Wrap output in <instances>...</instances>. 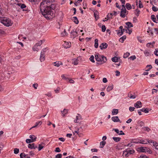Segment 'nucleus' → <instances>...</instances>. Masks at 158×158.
Wrapping results in <instances>:
<instances>
[{
    "label": "nucleus",
    "instance_id": "obj_8",
    "mask_svg": "<svg viewBox=\"0 0 158 158\" xmlns=\"http://www.w3.org/2000/svg\"><path fill=\"white\" fill-rule=\"evenodd\" d=\"M108 46V44L106 43H102L99 46L101 49H106Z\"/></svg>",
    "mask_w": 158,
    "mask_h": 158
},
{
    "label": "nucleus",
    "instance_id": "obj_51",
    "mask_svg": "<svg viewBox=\"0 0 158 158\" xmlns=\"http://www.w3.org/2000/svg\"><path fill=\"white\" fill-rule=\"evenodd\" d=\"M100 60H99V62H97V64L98 65H101L102 64H103V63H102V58H101V57H100Z\"/></svg>",
    "mask_w": 158,
    "mask_h": 158
},
{
    "label": "nucleus",
    "instance_id": "obj_10",
    "mask_svg": "<svg viewBox=\"0 0 158 158\" xmlns=\"http://www.w3.org/2000/svg\"><path fill=\"white\" fill-rule=\"evenodd\" d=\"M71 45V43L70 42H65L63 45L65 48H69Z\"/></svg>",
    "mask_w": 158,
    "mask_h": 158
},
{
    "label": "nucleus",
    "instance_id": "obj_21",
    "mask_svg": "<svg viewBox=\"0 0 158 158\" xmlns=\"http://www.w3.org/2000/svg\"><path fill=\"white\" fill-rule=\"evenodd\" d=\"M128 96L131 99H134L136 97V95L135 94L133 95L131 94L130 93L128 94Z\"/></svg>",
    "mask_w": 158,
    "mask_h": 158
},
{
    "label": "nucleus",
    "instance_id": "obj_52",
    "mask_svg": "<svg viewBox=\"0 0 158 158\" xmlns=\"http://www.w3.org/2000/svg\"><path fill=\"white\" fill-rule=\"evenodd\" d=\"M26 142L27 143H30L33 142L32 141V140H31V139H27L26 140Z\"/></svg>",
    "mask_w": 158,
    "mask_h": 158
},
{
    "label": "nucleus",
    "instance_id": "obj_9",
    "mask_svg": "<svg viewBox=\"0 0 158 158\" xmlns=\"http://www.w3.org/2000/svg\"><path fill=\"white\" fill-rule=\"evenodd\" d=\"M111 119L114 122H119L121 123L118 116L113 117L111 118Z\"/></svg>",
    "mask_w": 158,
    "mask_h": 158
},
{
    "label": "nucleus",
    "instance_id": "obj_29",
    "mask_svg": "<svg viewBox=\"0 0 158 158\" xmlns=\"http://www.w3.org/2000/svg\"><path fill=\"white\" fill-rule=\"evenodd\" d=\"M38 46H37L36 44H35L32 48V49L34 51H38L39 49L38 48Z\"/></svg>",
    "mask_w": 158,
    "mask_h": 158
},
{
    "label": "nucleus",
    "instance_id": "obj_50",
    "mask_svg": "<svg viewBox=\"0 0 158 158\" xmlns=\"http://www.w3.org/2000/svg\"><path fill=\"white\" fill-rule=\"evenodd\" d=\"M67 33H66L65 30V29L63 32L61 33V34L62 35V36H65L66 35Z\"/></svg>",
    "mask_w": 158,
    "mask_h": 158
},
{
    "label": "nucleus",
    "instance_id": "obj_16",
    "mask_svg": "<svg viewBox=\"0 0 158 158\" xmlns=\"http://www.w3.org/2000/svg\"><path fill=\"white\" fill-rule=\"evenodd\" d=\"M71 36L73 38H74L77 35V33L76 31H71L70 33Z\"/></svg>",
    "mask_w": 158,
    "mask_h": 158
},
{
    "label": "nucleus",
    "instance_id": "obj_38",
    "mask_svg": "<svg viewBox=\"0 0 158 158\" xmlns=\"http://www.w3.org/2000/svg\"><path fill=\"white\" fill-rule=\"evenodd\" d=\"M153 145L155 147L156 149L158 150V143L156 142H153Z\"/></svg>",
    "mask_w": 158,
    "mask_h": 158
},
{
    "label": "nucleus",
    "instance_id": "obj_59",
    "mask_svg": "<svg viewBox=\"0 0 158 158\" xmlns=\"http://www.w3.org/2000/svg\"><path fill=\"white\" fill-rule=\"evenodd\" d=\"M150 70H146V72H144L143 73V75H148V71Z\"/></svg>",
    "mask_w": 158,
    "mask_h": 158
},
{
    "label": "nucleus",
    "instance_id": "obj_3",
    "mask_svg": "<svg viewBox=\"0 0 158 158\" xmlns=\"http://www.w3.org/2000/svg\"><path fill=\"white\" fill-rule=\"evenodd\" d=\"M134 152L135 151L133 150L127 149L125 151L123 152V156L127 157L129 156V155L133 154Z\"/></svg>",
    "mask_w": 158,
    "mask_h": 158
},
{
    "label": "nucleus",
    "instance_id": "obj_53",
    "mask_svg": "<svg viewBox=\"0 0 158 158\" xmlns=\"http://www.w3.org/2000/svg\"><path fill=\"white\" fill-rule=\"evenodd\" d=\"M154 54L157 56H158V48L156 49L154 51Z\"/></svg>",
    "mask_w": 158,
    "mask_h": 158
},
{
    "label": "nucleus",
    "instance_id": "obj_25",
    "mask_svg": "<svg viewBox=\"0 0 158 158\" xmlns=\"http://www.w3.org/2000/svg\"><path fill=\"white\" fill-rule=\"evenodd\" d=\"M126 7L127 9L128 10H130L132 8V7L131 4L129 3H127L126 4Z\"/></svg>",
    "mask_w": 158,
    "mask_h": 158
},
{
    "label": "nucleus",
    "instance_id": "obj_4",
    "mask_svg": "<svg viewBox=\"0 0 158 158\" xmlns=\"http://www.w3.org/2000/svg\"><path fill=\"white\" fill-rule=\"evenodd\" d=\"M138 148L139 150V151L140 152H148V153L150 154H151L152 153L151 151L148 148L141 147L139 148Z\"/></svg>",
    "mask_w": 158,
    "mask_h": 158
},
{
    "label": "nucleus",
    "instance_id": "obj_24",
    "mask_svg": "<svg viewBox=\"0 0 158 158\" xmlns=\"http://www.w3.org/2000/svg\"><path fill=\"white\" fill-rule=\"evenodd\" d=\"M18 6H20L21 8L22 9H23L26 7V5L24 4H21L20 3H18L17 4Z\"/></svg>",
    "mask_w": 158,
    "mask_h": 158
},
{
    "label": "nucleus",
    "instance_id": "obj_35",
    "mask_svg": "<svg viewBox=\"0 0 158 158\" xmlns=\"http://www.w3.org/2000/svg\"><path fill=\"white\" fill-rule=\"evenodd\" d=\"M43 144H44V143H42L41 144H39V145L38 150L39 151H40L44 148V146H42Z\"/></svg>",
    "mask_w": 158,
    "mask_h": 158
},
{
    "label": "nucleus",
    "instance_id": "obj_64",
    "mask_svg": "<svg viewBox=\"0 0 158 158\" xmlns=\"http://www.w3.org/2000/svg\"><path fill=\"white\" fill-rule=\"evenodd\" d=\"M102 81L104 83H106L107 82V80L106 78H104L102 79Z\"/></svg>",
    "mask_w": 158,
    "mask_h": 158
},
{
    "label": "nucleus",
    "instance_id": "obj_32",
    "mask_svg": "<svg viewBox=\"0 0 158 158\" xmlns=\"http://www.w3.org/2000/svg\"><path fill=\"white\" fill-rule=\"evenodd\" d=\"M140 110L142 112H144L146 113H147L148 112V108H142V109Z\"/></svg>",
    "mask_w": 158,
    "mask_h": 158
},
{
    "label": "nucleus",
    "instance_id": "obj_55",
    "mask_svg": "<svg viewBox=\"0 0 158 158\" xmlns=\"http://www.w3.org/2000/svg\"><path fill=\"white\" fill-rule=\"evenodd\" d=\"M115 73H116L115 75L116 76H118L120 75V72L118 70H116L115 71Z\"/></svg>",
    "mask_w": 158,
    "mask_h": 158
},
{
    "label": "nucleus",
    "instance_id": "obj_63",
    "mask_svg": "<svg viewBox=\"0 0 158 158\" xmlns=\"http://www.w3.org/2000/svg\"><path fill=\"white\" fill-rule=\"evenodd\" d=\"M33 86L34 87L35 89H36L37 87L38 86V84L37 83L34 84H33Z\"/></svg>",
    "mask_w": 158,
    "mask_h": 158
},
{
    "label": "nucleus",
    "instance_id": "obj_46",
    "mask_svg": "<svg viewBox=\"0 0 158 158\" xmlns=\"http://www.w3.org/2000/svg\"><path fill=\"white\" fill-rule=\"evenodd\" d=\"M152 10L154 11H157L158 10V8L154 6H153L152 7Z\"/></svg>",
    "mask_w": 158,
    "mask_h": 158
},
{
    "label": "nucleus",
    "instance_id": "obj_45",
    "mask_svg": "<svg viewBox=\"0 0 158 158\" xmlns=\"http://www.w3.org/2000/svg\"><path fill=\"white\" fill-rule=\"evenodd\" d=\"M19 149L15 148L14 149V153L15 154H17L19 153Z\"/></svg>",
    "mask_w": 158,
    "mask_h": 158
},
{
    "label": "nucleus",
    "instance_id": "obj_1",
    "mask_svg": "<svg viewBox=\"0 0 158 158\" xmlns=\"http://www.w3.org/2000/svg\"><path fill=\"white\" fill-rule=\"evenodd\" d=\"M52 0L43 1L40 3V9L43 15L47 18L51 19L55 16V9L56 4Z\"/></svg>",
    "mask_w": 158,
    "mask_h": 158
},
{
    "label": "nucleus",
    "instance_id": "obj_40",
    "mask_svg": "<svg viewBox=\"0 0 158 158\" xmlns=\"http://www.w3.org/2000/svg\"><path fill=\"white\" fill-rule=\"evenodd\" d=\"M78 60L77 59H75L73 60V64L74 65H77L78 64Z\"/></svg>",
    "mask_w": 158,
    "mask_h": 158
},
{
    "label": "nucleus",
    "instance_id": "obj_33",
    "mask_svg": "<svg viewBox=\"0 0 158 158\" xmlns=\"http://www.w3.org/2000/svg\"><path fill=\"white\" fill-rule=\"evenodd\" d=\"M45 40H40L37 43L35 44H36L38 46H40L42 44L43 42H44Z\"/></svg>",
    "mask_w": 158,
    "mask_h": 158
},
{
    "label": "nucleus",
    "instance_id": "obj_62",
    "mask_svg": "<svg viewBox=\"0 0 158 158\" xmlns=\"http://www.w3.org/2000/svg\"><path fill=\"white\" fill-rule=\"evenodd\" d=\"M94 15L95 19L97 20L99 18V16L98 15H97V14L95 13H94Z\"/></svg>",
    "mask_w": 158,
    "mask_h": 158
},
{
    "label": "nucleus",
    "instance_id": "obj_5",
    "mask_svg": "<svg viewBox=\"0 0 158 158\" xmlns=\"http://www.w3.org/2000/svg\"><path fill=\"white\" fill-rule=\"evenodd\" d=\"M119 29H121V31H120V30L116 31H118V32L117 33V34L119 35V36L122 35L123 32L125 31V29L123 28V27L122 26H120L119 27Z\"/></svg>",
    "mask_w": 158,
    "mask_h": 158
},
{
    "label": "nucleus",
    "instance_id": "obj_19",
    "mask_svg": "<svg viewBox=\"0 0 158 158\" xmlns=\"http://www.w3.org/2000/svg\"><path fill=\"white\" fill-rule=\"evenodd\" d=\"M118 112V110L117 109H113L112 112V114L113 115L117 114Z\"/></svg>",
    "mask_w": 158,
    "mask_h": 158
},
{
    "label": "nucleus",
    "instance_id": "obj_20",
    "mask_svg": "<svg viewBox=\"0 0 158 158\" xmlns=\"http://www.w3.org/2000/svg\"><path fill=\"white\" fill-rule=\"evenodd\" d=\"M126 25L128 27V29L133 27V25L130 22H127L126 23Z\"/></svg>",
    "mask_w": 158,
    "mask_h": 158
},
{
    "label": "nucleus",
    "instance_id": "obj_61",
    "mask_svg": "<svg viewBox=\"0 0 158 158\" xmlns=\"http://www.w3.org/2000/svg\"><path fill=\"white\" fill-rule=\"evenodd\" d=\"M140 157L142 158H148L146 155H141L140 156Z\"/></svg>",
    "mask_w": 158,
    "mask_h": 158
},
{
    "label": "nucleus",
    "instance_id": "obj_6",
    "mask_svg": "<svg viewBox=\"0 0 158 158\" xmlns=\"http://www.w3.org/2000/svg\"><path fill=\"white\" fill-rule=\"evenodd\" d=\"M52 64L55 66L59 67L63 65V64L61 62L56 61L52 63Z\"/></svg>",
    "mask_w": 158,
    "mask_h": 158
},
{
    "label": "nucleus",
    "instance_id": "obj_27",
    "mask_svg": "<svg viewBox=\"0 0 158 158\" xmlns=\"http://www.w3.org/2000/svg\"><path fill=\"white\" fill-rule=\"evenodd\" d=\"M151 18L152 20L155 23H157L156 19L154 15H152L151 16Z\"/></svg>",
    "mask_w": 158,
    "mask_h": 158
},
{
    "label": "nucleus",
    "instance_id": "obj_13",
    "mask_svg": "<svg viewBox=\"0 0 158 158\" xmlns=\"http://www.w3.org/2000/svg\"><path fill=\"white\" fill-rule=\"evenodd\" d=\"M141 102L140 101H138L134 104V106L136 108H140L141 107Z\"/></svg>",
    "mask_w": 158,
    "mask_h": 158
},
{
    "label": "nucleus",
    "instance_id": "obj_14",
    "mask_svg": "<svg viewBox=\"0 0 158 158\" xmlns=\"http://www.w3.org/2000/svg\"><path fill=\"white\" fill-rule=\"evenodd\" d=\"M44 53L43 52H41L40 57V60L41 62L43 61H44Z\"/></svg>",
    "mask_w": 158,
    "mask_h": 158
},
{
    "label": "nucleus",
    "instance_id": "obj_37",
    "mask_svg": "<svg viewBox=\"0 0 158 158\" xmlns=\"http://www.w3.org/2000/svg\"><path fill=\"white\" fill-rule=\"evenodd\" d=\"M100 56H99L98 55H96L95 56V59L97 61V62H99V60H100Z\"/></svg>",
    "mask_w": 158,
    "mask_h": 158
},
{
    "label": "nucleus",
    "instance_id": "obj_42",
    "mask_svg": "<svg viewBox=\"0 0 158 158\" xmlns=\"http://www.w3.org/2000/svg\"><path fill=\"white\" fill-rule=\"evenodd\" d=\"M139 7L140 8H141L143 7V5H142L140 0H139Z\"/></svg>",
    "mask_w": 158,
    "mask_h": 158
},
{
    "label": "nucleus",
    "instance_id": "obj_54",
    "mask_svg": "<svg viewBox=\"0 0 158 158\" xmlns=\"http://www.w3.org/2000/svg\"><path fill=\"white\" fill-rule=\"evenodd\" d=\"M144 53L146 56H148L150 55L149 52L147 51H145Z\"/></svg>",
    "mask_w": 158,
    "mask_h": 158
},
{
    "label": "nucleus",
    "instance_id": "obj_22",
    "mask_svg": "<svg viewBox=\"0 0 158 158\" xmlns=\"http://www.w3.org/2000/svg\"><path fill=\"white\" fill-rule=\"evenodd\" d=\"M112 139L114 141L116 142L119 141L121 139V138L116 137H113Z\"/></svg>",
    "mask_w": 158,
    "mask_h": 158
},
{
    "label": "nucleus",
    "instance_id": "obj_49",
    "mask_svg": "<svg viewBox=\"0 0 158 158\" xmlns=\"http://www.w3.org/2000/svg\"><path fill=\"white\" fill-rule=\"evenodd\" d=\"M62 156V155L61 154H58L55 156L56 158H61Z\"/></svg>",
    "mask_w": 158,
    "mask_h": 158
},
{
    "label": "nucleus",
    "instance_id": "obj_41",
    "mask_svg": "<svg viewBox=\"0 0 158 158\" xmlns=\"http://www.w3.org/2000/svg\"><path fill=\"white\" fill-rule=\"evenodd\" d=\"M94 57L93 55L91 56L89 58L90 60L93 63H94L95 62V61L94 60Z\"/></svg>",
    "mask_w": 158,
    "mask_h": 158
},
{
    "label": "nucleus",
    "instance_id": "obj_36",
    "mask_svg": "<svg viewBox=\"0 0 158 158\" xmlns=\"http://www.w3.org/2000/svg\"><path fill=\"white\" fill-rule=\"evenodd\" d=\"M73 20L74 22L76 24H77L78 23L79 21L78 20V19L77 17H73Z\"/></svg>",
    "mask_w": 158,
    "mask_h": 158
},
{
    "label": "nucleus",
    "instance_id": "obj_56",
    "mask_svg": "<svg viewBox=\"0 0 158 158\" xmlns=\"http://www.w3.org/2000/svg\"><path fill=\"white\" fill-rule=\"evenodd\" d=\"M60 148L58 147L56 148V149L55 150V151L57 152H60Z\"/></svg>",
    "mask_w": 158,
    "mask_h": 158
},
{
    "label": "nucleus",
    "instance_id": "obj_23",
    "mask_svg": "<svg viewBox=\"0 0 158 158\" xmlns=\"http://www.w3.org/2000/svg\"><path fill=\"white\" fill-rule=\"evenodd\" d=\"M94 47L96 48H97L98 47V39H96L94 40Z\"/></svg>",
    "mask_w": 158,
    "mask_h": 158
},
{
    "label": "nucleus",
    "instance_id": "obj_18",
    "mask_svg": "<svg viewBox=\"0 0 158 158\" xmlns=\"http://www.w3.org/2000/svg\"><path fill=\"white\" fill-rule=\"evenodd\" d=\"M68 110L64 109L63 111H61V113L63 114V116L64 117L65 114H67L68 112Z\"/></svg>",
    "mask_w": 158,
    "mask_h": 158
},
{
    "label": "nucleus",
    "instance_id": "obj_43",
    "mask_svg": "<svg viewBox=\"0 0 158 158\" xmlns=\"http://www.w3.org/2000/svg\"><path fill=\"white\" fill-rule=\"evenodd\" d=\"M106 142L105 141H103L101 142L100 143V144L102 146V147H101V148H103V146L106 144Z\"/></svg>",
    "mask_w": 158,
    "mask_h": 158
},
{
    "label": "nucleus",
    "instance_id": "obj_12",
    "mask_svg": "<svg viewBox=\"0 0 158 158\" xmlns=\"http://www.w3.org/2000/svg\"><path fill=\"white\" fill-rule=\"evenodd\" d=\"M28 148L31 149H35L37 148V146H35V144L34 143L28 144Z\"/></svg>",
    "mask_w": 158,
    "mask_h": 158
},
{
    "label": "nucleus",
    "instance_id": "obj_57",
    "mask_svg": "<svg viewBox=\"0 0 158 158\" xmlns=\"http://www.w3.org/2000/svg\"><path fill=\"white\" fill-rule=\"evenodd\" d=\"M107 16V18L108 19H109L110 18H112V13H110V15L108 14Z\"/></svg>",
    "mask_w": 158,
    "mask_h": 158
},
{
    "label": "nucleus",
    "instance_id": "obj_31",
    "mask_svg": "<svg viewBox=\"0 0 158 158\" xmlns=\"http://www.w3.org/2000/svg\"><path fill=\"white\" fill-rule=\"evenodd\" d=\"M29 137L31 139V140H32L33 142L35 141L36 138V137L35 136L33 135H30Z\"/></svg>",
    "mask_w": 158,
    "mask_h": 158
},
{
    "label": "nucleus",
    "instance_id": "obj_34",
    "mask_svg": "<svg viewBox=\"0 0 158 158\" xmlns=\"http://www.w3.org/2000/svg\"><path fill=\"white\" fill-rule=\"evenodd\" d=\"M126 35H124L122 37L120 38L119 40L122 43H123L124 41V40L126 39Z\"/></svg>",
    "mask_w": 158,
    "mask_h": 158
},
{
    "label": "nucleus",
    "instance_id": "obj_17",
    "mask_svg": "<svg viewBox=\"0 0 158 158\" xmlns=\"http://www.w3.org/2000/svg\"><path fill=\"white\" fill-rule=\"evenodd\" d=\"M101 58H102V62L103 64L105 63L107 61V59L106 57H105L104 56H100Z\"/></svg>",
    "mask_w": 158,
    "mask_h": 158
},
{
    "label": "nucleus",
    "instance_id": "obj_60",
    "mask_svg": "<svg viewBox=\"0 0 158 158\" xmlns=\"http://www.w3.org/2000/svg\"><path fill=\"white\" fill-rule=\"evenodd\" d=\"M135 108L134 107H130L129 108V110L131 111H134Z\"/></svg>",
    "mask_w": 158,
    "mask_h": 158
},
{
    "label": "nucleus",
    "instance_id": "obj_26",
    "mask_svg": "<svg viewBox=\"0 0 158 158\" xmlns=\"http://www.w3.org/2000/svg\"><path fill=\"white\" fill-rule=\"evenodd\" d=\"M42 123V122L41 121H40L38 122H37L36 123V124L35 126H34L31 127L30 130L32 128H35L37 126H38L39 124L40 125H41V124Z\"/></svg>",
    "mask_w": 158,
    "mask_h": 158
},
{
    "label": "nucleus",
    "instance_id": "obj_48",
    "mask_svg": "<svg viewBox=\"0 0 158 158\" xmlns=\"http://www.w3.org/2000/svg\"><path fill=\"white\" fill-rule=\"evenodd\" d=\"M106 30V27L105 25H102V31L105 32Z\"/></svg>",
    "mask_w": 158,
    "mask_h": 158
},
{
    "label": "nucleus",
    "instance_id": "obj_11",
    "mask_svg": "<svg viewBox=\"0 0 158 158\" xmlns=\"http://www.w3.org/2000/svg\"><path fill=\"white\" fill-rule=\"evenodd\" d=\"M113 130H114L119 135H124L125 133H123L122 131H120L118 129H113Z\"/></svg>",
    "mask_w": 158,
    "mask_h": 158
},
{
    "label": "nucleus",
    "instance_id": "obj_30",
    "mask_svg": "<svg viewBox=\"0 0 158 158\" xmlns=\"http://www.w3.org/2000/svg\"><path fill=\"white\" fill-rule=\"evenodd\" d=\"M112 60L114 62H116L118 61V58L117 56H114L112 58Z\"/></svg>",
    "mask_w": 158,
    "mask_h": 158
},
{
    "label": "nucleus",
    "instance_id": "obj_28",
    "mask_svg": "<svg viewBox=\"0 0 158 158\" xmlns=\"http://www.w3.org/2000/svg\"><path fill=\"white\" fill-rule=\"evenodd\" d=\"M113 85H112L111 86H109L107 87L106 89L108 92H109L113 89Z\"/></svg>",
    "mask_w": 158,
    "mask_h": 158
},
{
    "label": "nucleus",
    "instance_id": "obj_44",
    "mask_svg": "<svg viewBox=\"0 0 158 158\" xmlns=\"http://www.w3.org/2000/svg\"><path fill=\"white\" fill-rule=\"evenodd\" d=\"M130 55V53L128 52H126L125 53L123 56V57L124 58H127Z\"/></svg>",
    "mask_w": 158,
    "mask_h": 158
},
{
    "label": "nucleus",
    "instance_id": "obj_58",
    "mask_svg": "<svg viewBox=\"0 0 158 158\" xmlns=\"http://www.w3.org/2000/svg\"><path fill=\"white\" fill-rule=\"evenodd\" d=\"M146 68H148V69H151L152 68V67L151 65L149 64V65H148L146 67Z\"/></svg>",
    "mask_w": 158,
    "mask_h": 158
},
{
    "label": "nucleus",
    "instance_id": "obj_15",
    "mask_svg": "<svg viewBox=\"0 0 158 158\" xmlns=\"http://www.w3.org/2000/svg\"><path fill=\"white\" fill-rule=\"evenodd\" d=\"M77 115L76 117V120L74 121L76 123H78V120L82 119L81 116L80 114H78Z\"/></svg>",
    "mask_w": 158,
    "mask_h": 158
},
{
    "label": "nucleus",
    "instance_id": "obj_2",
    "mask_svg": "<svg viewBox=\"0 0 158 158\" xmlns=\"http://www.w3.org/2000/svg\"><path fill=\"white\" fill-rule=\"evenodd\" d=\"M1 19V23L7 27L11 26L13 23L11 20L6 17H2Z\"/></svg>",
    "mask_w": 158,
    "mask_h": 158
},
{
    "label": "nucleus",
    "instance_id": "obj_39",
    "mask_svg": "<svg viewBox=\"0 0 158 158\" xmlns=\"http://www.w3.org/2000/svg\"><path fill=\"white\" fill-rule=\"evenodd\" d=\"M140 10L138 9L135 10V15L137 16L139 15L140 13Z\"/></svg>",
    "mask_w": 158,
    "mask_h": 158
},
{
    "label": "nucleus",
    "instance_id": "obj_7",
    "mask_svg": "<svg viewBox=\"0 0 158 158\" xmlns=\"http://www.w3.org/2000/svg\"><path fill=\"white\" fill-rule=\"evenodd\" d=\"M126 11L127 10L126 9H121L120 12V16L123 18H124L126 16Z\"/></svg>",
    "mask_w": 158,
    "mask_h": 158
},
{
    "label": "nucleus",
    "instance_id": "obj_47",
    "mask_svg": "<svg viewBox=\"0 0 158 158\" xmlns=\"http://www.w3.org/2000/svg\"><path fill=\"white\" fill-rule=\"evenodd\" d=\"M20 156L21 158H24L26 156V155L23 153H21L20 154Z\"/></svg>",
    "mask_w": 158,
    "mask_h": 158
}]
</instances>
